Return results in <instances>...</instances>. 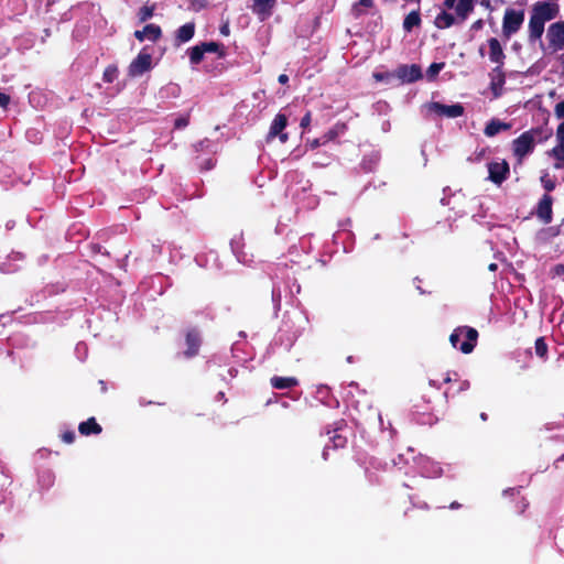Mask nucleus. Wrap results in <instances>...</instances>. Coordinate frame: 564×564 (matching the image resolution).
Segmentation results:
<instances>
[{
	"label": "nucleus",
	"instance_id": "9b49d317",
	"mask_svg": "<svg viewBox=\"0 0 564 564\" xmlns=\"http://www.w3.org/2000/svg\"><path fill=\"white\" fill-rule=\"evenodd\" d=\"M489 180L495 184H501L509 174V165L506 161H495L488 164Z\"/></svg>",
	"mask_w": 564,
	"mask_h": 564
},
{
	"label": "nucleus",
	"instance_id": "c756f323",
	"mask_svg": "<svg viewBox=\"0 0 564 564\" xmlns=\"http://www.w3.org/2000/svg\"><path fill=\"white\" fill-rule=\"evenodd\" d=\"M444 67V63H433L426 72V75L430 79H434L436 75L441 72V69Z\"/></svg>",
	"mask_w": 564,
	"mask_h": 564
},
{
	"label": "nucleus",
	"instance_id": "58836bf2",
	"mask_svg": "<svg viewBox=\"0 0 564 564\" xmlns=\"http://www.w3.org/2000/svg\"><path fill=\"white\" fill-rule=\"evenodd\" d=\"M482 28V20H477L473 23L471 29L473 30H480Z\"/></svg>",
	"mask_w": 564,
	"mask_h": 564
},
{
	"label": "nucleus",
	"instance_id": "0eeeda50",
	"mask_svg": "<svg viewBox=\"0 0 564 564\" xmlns=\"http://www.w3.org/2000/svg\"><path fill=\"white\" fill-rule=\"evenodd\" d=\"M152 67V56L149 53L140 52L129 65V75L137 77L150 70Z\"/></svg>",
	"mask_w": 564,
	"mask_h": 564
},
{
	"label": "nucleus",
	"instance_id": "1a4fd4ad",
	"mask_svg": "<svg viewBox=\"0 0 564 564\" xmlns=\"http://www.w3.org/2000/svg\"><path fill=\"white\" fill-rule=\"evenodd\" d=\"M393 73L400 83H412L422 77L421 68L415 64L400 65Z\"/></svg>",
	"mask_w": 564,
	"mask_h": 564
},
{
	"label": "nucleus",
	"instance_id": "e433bc0d",
	"mask_svg": "<svg viewBox=\"0 0 564 564\" xmlns=\"http://www.w3.org/2000/svg\"><path fill=\"white\" fill-rule=\"evenodd\" d=\"M186 126H187V119H185V118H180L175 121L176 128H184Z\"/></svg>",
	"mask_w": 564,
	"mask_h": 564
},
{
	"label": "nucleus",
	"instance_id": "6e6552de",
	"mask_svg": "<svg viewBox=\"0 0 564 564\" xmlns=\"http://www.w3.org/2000/svg\"><path fill=\"white\" fill-rule=\"evenodd\" d=\"M288 124V118L283 113H279L273 119L269 133L267 135V141H271L275 137H279L281 143H285L289 139L288 133H284L283 130Z\"/></svg>",
	"mask_w": 564,
	"mask_h": 564
},
{
	"label": "nucleus",
	"instance_id": "20e7f679",
	"mask_svg": "<svg viewBox=\"0 0 564 564\" xmlns=\"http://www.w3.org/2000/svg\"><path fill=\"white\" fill-rule=\"evenodd\" d=\"M546 39L554 51H564V21L552 23L547 28Z\"/></svg>",
	"mask_w": 564,
	"mask_h": 564
},
{
	"label": "nucleus",
	"instance_id": "39448f33",
	"mask_svg": "<svg viewBox=\"0 0 564 564\" xmlns=\"http://www.w3.org/2000/svg\"><path fill=\"white\" fill-rule=\"evenodd\" d=\"M425 107L429 112L447 118H457L464 113V107L460 104L443 105L440 102H430Z\"/></svg>",
	"mask_w": 564,
	"mask_h": 564
},
{
	"label": "nucleus",
	"instance_id": "4c0bfd02",
	"mask_svg": "<svg viewBox=\"0 0 564 564\" xmlns=\"http://www.w3.org/2000/svg\"><path fill=\"white\" fill-rule=\"evenodd\" d=\"M63 440L66 442V443H72L73 440H74V434L73 433H66L63 435Z\"/></svg>",
	"mask_w": 564,
	"mask_h": 564
},
{
	"label": "nucleus",
	"instance_id": "5701e85b",
	"mask_svg": "<svg viewBox=\"0 0 564 564\" xmlns=\"http://www.w3.org/2000/svg\"><path fill=\"white\" fill-rule=\"evenodd\" d=\"M79 432L84 435H88L90 433L98 434L101 432V427L99 424L96 423L95 419L91 417L86 422L80 423Z\"/></svg>",
	"mask_w": 564,
	"mask_h": 564
},
{
	"label": "nucleus",
	"instance_id": "4468645a",
	"mask_svg": "<svg viewBox=\"0 0 564 564\" xmlns=\"http://www.w3.org/2000/svg\"><path fill=\"white\" fill-rule=\"evenodd\" d=\"M538 216L545 223H550L552 219V198L549 195H544L538 206Z\"/></svg>",
	"mask_w": 564,
	"mask_h": 564
},
{
	"label": "nucleus",
	"instance_id": "412c9836",
	"mask_svg": "<svg viewBox=\"0 0 564 564\" xmlns=\"http://www.w3.org/2000/svg\"><path fill=\"white\" fill-rule=\"evenodd\" d=\"M271 383L275 389H286L295 386L297 380L293 377H273Z\"/></svg>",
	"mask_w": 564,
	"mask_h": 564
},
{
	"label": "nucleus",
	"instance_id": "c03bdc74",
	"mask_svg": "<svg viewBox=\"0 0 564 564\" xmlns=\"http://www.w3.org/2000/svg\"><path fill=\"white\" fill-rule=\"evenodd\" d=\"M488 269L490 271H496L497 270V264L496 263H491V264H489Z\"/></svg>",
	"mask_w": 564,
	"mask_h": 564
},
{
	"label": "nucleus",
	"instance_id": "2f4dec72",
	"mask_svg": "<svg viewBox=\"0 0 564 564\" xmlns=\"http://www.w3.org/2000/svg\"><path fill=\"white\" fill-rule=\"evenodd\" d=\"M153 15V8L143 7L140 9L139 17L141 21H145Z\"/></svg>",
	"mask_w": 564,
	"mask_h": 564
},
{
	"label": "nucleus",
	"instance_id": "423d86ee",
	"mask_svg": "<svg viewBox=\"0 0 564 564\" xmlns=\"http://www.w3.org/2000/svg\"><path fill=\"white\" fill-rule=\"evenodd\" d=\"M476 0H444L446 9H454L458 21L463 22L474 10Z\"/></svg>",
	"mask_w": 564,
	"mask_h": 564
},
{
	"label": "nucleus",
	"instance_id": "dca6fc26",
	"mask_svg": "<svg viewBox=\"0 0 564 564\" xmlns=\"http://www.w3.org/2000/svg\"><path fill=\"white\" fill-rule=\"evenodd\" d=\"M505 84V74L502 73L501 66H497L491 73V88L494 94L498 96Z\"/></svg>",
	"mask_w": 564,
	"mask_h": 564
},
{
	"label": "nucleus",
	"instance_id": "bb28decb",
	"mask_svg": "<svg viewBox=\"0 0 564 564\" xmlns=\"http://www.w3.org/2000/svg\"><path fill=\"white\" fill-rule=\"evenodd\" d=\"M373 78L377 82H383L386 84H391L394 79V73L393 72H386V73H373Z\"/></svg>",
	"mask_w": 564,
	"mask_h": 564
},
{
	"label": "nucleus",
	"instance_id": "a19ab883",
	"mask_svg": "<svg viewBox=\"0 0 564 564\" xmlns=\"http://www.w3.org/2000/svg\"><path fill=\"white\" fill-rule=\"evenodd\" d=\"M310 145L312 149L317 148L319 145V140L315 139V140L311 141Z\"/></svg>",
	"mask_w": 564,
	"mask_h": 564
},
{
	"label": "nucleus",
	"instance_id": "393cba45",
	"mask_svg": "<svg viewBox=\"0 0 564 564\" xmlns=\"http://www.w3.org/2000/svg\"><path fill=\"white\" fill-rule=\"evenodd\" d=\"M204 56V48L199 45H196L189 50V59L193 64H198Z\"/></svg>",
	"mask_w": 564,
	"mask_h": 564
},
{
	"label": "nucleus",
	"instance_id": "37998d69",
	"mask_svg": "<svg viewBox=\"0 0 564 564\" xmlns=\"http://www.w3.org/2000/svg\"><path fill=\"white\" fill-rule=\"evenodd\" d=\"M481 6H484L486 8H490V1L489 0H482L481 1Z\"/></svg>",
	"mask_w": 564,
	"mask_h": 564
},
{
	"label": "nucleus",
	"instance_id": "72a5a7b5",
	"mask_svg": "<svg viewBox=\"0 0 564 564\" xmlns=\"http://www.w3.org/2000/svg\"><path fill=\"white\" fill-rule=\"evenodd\" d=\"M555 115L557 118H564V101H561L555 106Z\"/></svg>",
	"mask_w": 564,
	"mask_h": 564
},
{
	"label": "nucleus",
	"instance_id": "f3484780",
	"mask_svg": "<svg viewBox=\"0 0 564 564\" xmlns=\"http://www.w3.org/2000/svg\"><path fill=\"white\" fill-rule=\"evenodd\" d=\"M556 138L558 140V144L552 150V153L557 161L564 163V122L558 126Z\"/></svg>",
	"mask_w": 564,
	"mask_h": 564
},
{
	"label": "nucleus",
	"instance_id": "c9c22d12",
	"mask_svg": "<svg viewBox=\"0 0 564 564\" xmlns=\"http://www.w3.org/2000/svg\"><path fill=\"white\" fill-rule=\"evenodd\" d=\"M311 123V112H307L301 120V127L307 128Z\"/></svg>",
	"mask_w": 564,
	"mask_h": 564
},
{
	"label": "nucleus",
	"instance_id": "c85d7f7f",
	"mask_svg": "<svg viewBox=\"0 0 564 564\" xmlns=\"http://www.w3.org/2000/svg\"><path fill=\"white\" fill-rule=\"evenodd\" d=\"M535 352L539 357L543 358L546 355L547 346L543 338H538L535 341Z\"/></svg>",
	"mask_w": 564,
	"mask_h": 564
},
{
	"label": "nucleus",
	"instance_id": "a878e982",
	"mask_svg": "<svg viewBox=\"0 0 564 564\" xmlns=\"http://www.w3.org/2000/svg\"><path fill=\"white\" fill-rule=\"evenodd\" d=\"M372 6V0H359L354 7L352 12L356 17L362 14L366 9Z\"/></svg>",
	"mask_w": 564,
	"mask_h": 564
},
{
	"label": "nucleus",
	"instance_id": "4be33fe9",
	"mask_svg": "<svg viewBox=\"0 0 564 564\" xmlns=\"http://www.w3.org/2000/svg\"><path fill=\"white\" fill-rule=\"evenodd\" d=\"M421 23L420 12L419 11H412L410 12L404 21H403V29L406 32H411L413 28L419 26Z\"/></svg>",
	"mask_w": 564,
	"mask_h": 564
},
{
	"label": "nucleus",
	"instance_id": "79ce46f5",
	"mask_svg": "<svg viewBox=\"0 0 564 564\" xmlns=\"http://www.w3.org/2000/svg\"><path fill=\"white\" fill-rule=\"evenodd\" d=\"M220 32H221L224 35H228V34H229V28H228V25H224V26H221Z\"/></svg>",
	"mask_w": 564,
	"mask_h": 564
},
{
	"label": "nucleus",
	"instance_id": "ddd939ff",
	"mask_svg": "<svg viewBox=\"0 0 564 564\" xmlns=\"http://www.w3.org/2000/svg\"><path fill=\"white\" fill-rule=\"evenodd\" d=\"M134 36L140 41L150 40L156 41L161 36V29L155 24H148L143 30L135 31Z\"/></svg>",
	"mask_w": 564,
	"mask_h": 564
},
{
	"label": "nucleus",
	"instance_id": "aec40b11",
	"mask_svg": "<svg viewBox=\"0 0 564 564\" xmlns=\"http://www.w3.org/2000/svg\"><path fill=\"white\" fill-rule=\"evenodd\" d=\"M186 343H187V356H194L197 352L198 346H199V336L196 332H189L186 336Z\"/></svg>",
	"mask_w": 564,
	"mask_h": 564
},
{
	"label": "nucleus",
	"instance_id": "f257e3e1",
	"mask_svg": "<svg viewBox=\"0 0 564 564\" xmlns=\"http://www.w3.org/2000/svg\"><path fill=\"white\" fill-rule=\"evenodd\" d=\"M560 14V6L556 2H536L532 6L529 20V40H541L546 22L556 19Z\"/></svg>",
	"mask_w": 564,
	"mask_h": 564
},
{
	"label": "nucleus",
	"instance_id": "7ed1b4c3",
	"mask_svg": "<svg viewBox=\"0 0 564 564\" xmlns=\"http://www.w3.org/2000/svg\"><path fill=\"white\" fill-rule=\"evenodd\" d=\"M524 21V12L522 10L507 9L502 21V32L509 37L521 28Z\"/></svg>",
	"mask_w": 564,
	"mask_h": 564
},
{
	"label": "nucleus",
	"instance_id": "f03ea898",
	"mask_svg": "<svg viewBox=\"0 0 564 564\" xmlns=\"http://www.w3.org/2000/svg\"><path fill=\"white\" fill-rule=\"evenodd\" d=\"M464 336L466 340L460 345L459 349L464 354H470L476 345L478 332L471 327H458L449 336V341L453 347H457L459 338Z\"/></svg>",
	"mask_w": 564,
	"mask_h": 564
},
{
	"label": "nucleus",
	"instance_id": "f704fd0d",
	"mask_svg": "<svg viewBox=\"0 0 564 564\" xmlns=\"http://www.w3.org/2000/svg\"><path fill=\"white\" fill-rule=\"evenodd\" d=\"M10 101V97L3 93H0V107L6 108Z\"/></svg>",
	"mask_w": 564,
	"mask_h": 564
},
{
	"label": "nucleus",
	"instance_id": "f8f14e48",
	"mask_svg": "<svg viewBox=\"0 0 564 564\" xmlns=\"http://www.w3.org/2000/svg\"><path fill=\"white\" fill-rule=\"evenodd\" d=\"M488 46L490 61L496 63L497 66H502L506 56L500 42L497 39L491 37L488 40Z\"/></svg>",
	"mask_w": 564,
	"mask_h": 564
},
{
	"label": "nucleus",
	"instance_id": "b1692460",
	"mask_svg": "<svg viewBox=\"0 0 564 564\" xmlns=\"http://www.w3.org/2000/svg\"><path fill=\"white\" fill-rule=\"evenodd\" d=\"M273 3L274 0H254L253 11L257 14L264 17L269 13V10L272 8Z\"/></svg>",
	"mask_w": 564,
	"mask_h": 564
},
{
	"label": "nucleus",
	"instance_id": "2eb2a0df",
	"mask_svg": "<svg viewBox=\"0 0 564 564\" xmlns=\"http://www.w3.org/2000/svg\"><path fill=\"white\" fill-rule=\"evenodd\" d=\"M511 128L510 123L502 122L497 119H492L485 128V134L489 138L495 137L496 134L507 131Z\"/></svg>",
	"mask_w": 564,
	"mask_h": 564
},
{
	"label": "nucleus",
	"instance_id": "a18cd8bd",
	"mask_svg": "<svg viewBox=\"0 0 564 564\" xmlns=\"http://www.w3.org/2000/svg\"><path fill=\"white\" fill-rule=\"evenodd\" d=\"M562 166H563V163H560V162H558V163H556V164H555V167H556V169H561Z\"/></svg>",
	"mask_w": 564,
	"mask_h": 564
},
{
	"label": "nucleus",
	"instance_id": "9d476101",
	"mask_svg": "<svg viewBox=\"0 0 564 564\" xmlns=\"http://www.w3.org/2000/svg\"><path fill=\"white\" fill-rule=\"evenodd\" d=\"M534 148V137L530 132H524L513 141V152L521 160L532 152Z\"/></svg>",
	"mask_w": 564,
	"mask_h": 564
},
{
	"label": "nucleus",
	"instance_id": "49530a36",
	"mask_svg": "<svg viewBox=\"0 0 564 564\" xmlns=\"http://www.w3.org/2000/svg\"><path fill=\"white\" fill-rule=\"evenodd\" d=\"M557 0H545L544 2H556Z\"/></svg>",
	"mask_w": 564,
	"mask_h": 564
},
{
	"label": "nucleus",
	"instance_id": "473e14b6",
	"mask_svg": "<svg viewBox=\"0 0 564 564\" xmlns=\"http://www.w3.org/2000/svg\"><path fill=\"white\" fill-rule=\"evenodd\" d=\"M199 46L202 48H204V53L205 52H217L218 47H219V45L217 43H215V42L203 43Z\"/></svg>",
	"mask_w": 564,
	"mask_h": 564
},
{
	"label": "nucleus",
	"instance_id": "7c9ffc66",
	"mask_svg": "<svg viewBox=\"0 0 564 564\" xmlns=\"http://www.w3.org/2000/svg\"><path fill=\"white\" fill-rule=\"evenodd\" d=\"M541 182L543 184V187L546 189V191H553L554 187H555V182L549 177V174H544L541 176Z\"/></svg>",
	"mask_w": 564,
	"mask_h": 564
},
{
	"label": "nucleus",
	"instance_id": "cd10ccee",
	"mask_svg": "<svg viewBox=\"0 0 564 564\" xmlns=\"http://www.w3.org/2000/svg\"><path fill=\"white\" fill-rule=\"evenodd\" d=\"M118 75V69L116 66H108L104 72V80L107 83H112Z\"/></svg>",
	"mask_w": 564,
	"mask_h": 564
},
{
	"label": "nucleus",
	"instance_id": "ea45409f",
	"mask_svg": "<svg viewBox=\"0 0 564 564\" xmlns=\"http://www.w3.org/2000/svg\"><path fill=\"white\" fill-rule=\"evenodd\" d=\"M278 80H279V83H280V84H286V83H288V80H289V77H288V75H285V74H281V75L279 76Z\"/></svg>",
	"mask_w": 564,
	"mask_h": 564
},
{
	"label": "nucleus",
	"instance_id": "a211bd4d",
	"mask_svg": "<svg viewBox=\"0 0 564 564\" xmlns=\"http://www.w3.org/2000/svg\"><path fill=\"white\" fill-rule=\"evenodd\" d=\"M434 23L438 29H447L456 23V19L453 14L442 11L436 15Z\"/></svg>",
	"mask_w": 564,
	"mask_h": 564
},
{
	"label": "nucleus",
	"instance_id": "6ab92c4d",
	"mask_svg": "<svg viewBox=\"0 0 564 564\" xmlns=\"http://www.w3.org/2000/svg\"><path fill=\"white\" fill-rule=\"evenodd\" d=\"M194 31H195V24L192 22L182 25L177 30V40L182 43L189 41L194 35Z\"/></svg>",
	"mask_w": 564,
	"mask_h": 564
}]
</instances>
